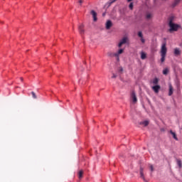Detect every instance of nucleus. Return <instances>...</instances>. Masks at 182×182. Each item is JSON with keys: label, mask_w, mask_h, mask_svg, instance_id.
I'll use <instances>...</instances> for the list:
<instances>
[{"label": "nucleus", "mask_w": 182, "mask_h": 182, "mask_svg": "<svg viewBox=\"0 0 182 182\" xmlns=\"http://www.w3.org/2000/svg\"><path fill=\"white\" fill-rule=\"evenodd\" d=\"M170 133H171V134H172V136H173V137L175 140L178 141V138L177 137V135L176 134V132L171 130Z\"/></svg>", "instance_id": "obj_13"}, {"label": "nucleus", "mask_w": 182, "mask_h": 182, "mask_svg": "<svg viewBox=\"0 0 182 182\" xmlns=\"http://www.w3.org/2000/svg\"><path fill=\"white\" fill-rule=\"evenodd\" d=\"M173 85H171V84H169V92H168V96H171V95H173Z\"/></svg>", "instance_id": "obj_12"}, {"label": "nucleus", "mask_w": 182, "mask_h": 182, "mask_svg": "<svg viewBox=\"0 0 182 182\" xmlns=\"http://www.w3.org/2000/svg\"><path fill=\"white\" fill-rule=\"evenodd\" d=\"M163 75H168V68H165V69L163 70Z\"/></svg>", "instance_id": "obj_20"}, {"label": "nucleus", "mask_w": 182, "mask_h": 182, "mask_svg": "<svg viewBox=\"0 0 182 182\" xmlns=\"http://www.w3.org/2000/svg\"><path fill=\"white\" fill-rule=\"evenodd\" d=\"M139 174H140V177L142 178V180L144 182H147V180H146V178L144 177V168L143 167H140L139 169Z\"/></svg>", "instance_id": "obj_5"}, {"label": "nucleus", "mask_w": 182, "mask_h": 182, "mask_svg": "<svg viewBox=\"0 0 182 182\" xmlns=\"http://www.w3.org/2000/svg\"><path fill=\"white\" fill-rule=\"evenodd\" d=\"M117 77V75L114 73L112 74V79H116Z\"/></svg>", "instance_id": "obj_27"}, {"label": "nucleus", "mask_w": 182, "mask_h": 182, "mask_svg": "<svg viewBox=\"0 0 182 182\" xmlns=\"http://www.w3.org/2000/svg\"><path fill=\"white\" fill-rule=\"evenodd\" d=\"M117 0H109V5H112V4H114Z\"/></svg>", "instance_id": "obj_26"}, {"label": "nucleus", "mask_w": 182, "mask_h": 182, "mask_svg": "<svg viewBox=\"0 0 182 182\" xmlns=\"http://www.w3.org/2000/svg\"><path fill=\"white\" fill-rule=\"evenodd\" d=\"M116 53H108V56L110 58H116Z\"/></svg>", "instance_id": "obj_18"}, {"label": "nucleus", "mask_w": 182, "mask_h": 182, "mask_svg": "<svg viewBox=\"0 0 182 182\" xmlns=\"http://www.w3.org/2000/svg\"><path fill=\"white\" fill-rule=\"evenodd\" d=\"M138 36L139 38H143V33H141V31L138 32Z\"/></svg>", "instance_id": "obj_25"}, {"label": "nucleus", "mask_w": 182, "mask_h": 182, "mask_svg": "<svg viewBox=\"0 0 182 182\" xmlns=\"http://www.w3.org/2000/svg\"><path fill=\"white\" fill-rule=\"evenodd\" d=\"M152 90L154 92H155V93H157L160 90V85H155L152 87Z\"/></svg>", "instance_id": "obj_11"}, {"label": "nucleus", "mask_w": 182, "mask_h": 182, "mask_svg": "<svg viewBox=\"0 0 182 182\" xmlns=\"http://www.w3.org/2000/svg\"><path fill=\"white\" fill-rule=\"evenodd\" d=\"M90 14L92 16L94 22H96L97 21V13H96V11L94 10H92Z\"/></svg>", "instance_id": "obj_8"}, {"label": "nucleus", "mask_w": 182, "mask_h": 182, "mask_svg": "<svg viewBox=\"0 0 182 182\" xmlns=\"http://www.w3.org/2000/svg\"><path fill=\"white\" fill-rule=\"evenodd\" d=\"M124 53V48H120L117 53H115L114 55L117 62L120 60V58H119L120 55H122Z\"/></svg>", "instance_id": "obj_3"}, {"label": "nucleus", "mask_w": 182, "mask_h": 182, "mask_svg": "<svg viewBox=\"0 0 182 182\" xmlns=\"http://www.w3.org/2000/svg\"><path fill=\"white\" fill-rule=\"evenodd\" d=\"M123 71V68H119V72H122Z\"/></svg>", "instance_id": "obj_31"}, {"label": "nucleus", "mask_w": 182, "mask_h": 182, "mask_svg": "<svg viewBox=\"0 0 182 182\" xmlns=\"http://www.w3.org/2000/svg\"><path fill=\"white\" fill-rule=\"evenodd\" d=\"M112 26H113V23H112V21L108 20L105 24L106 29H110Z\"/></svg>", "instance_id": "obj_9"}, {"label": "nucleus", "mask_w": 182, "mask_h": 182, "mask_svg": "<svg viewBox=\"0 0 182 182\" xmlns=\"http://www.w3.org/2000/svg\"><path fill=\"white\" fill-rule=\"evenodd\" d=\"M127 37H124L119 43L118 44V48H122V46H123V45H124L125 43H127Z\"/></svg>", "instance_id": "obj_6"}, {"label": "nucleus", "mask_w": 182, "mask_h": 182, "mask_svg": "<svg viewBox=\"0 0 182 182\" xmlns=\"http://www.w3.org/2000/svg\"><path fill=\"white\" fill-rule=\"evenodd\" d=\"M105 14L104 13V14H102V16H105Z\"/></svg>", "instance_id": "obj_34"}, {"label": "nucleus", "mask_w": 182, "mask_h": 182, "mask_svg": "<svg viewBox=\"0 0 182 182\" xmlns=\"http://www.w3.org/2000/svg\"><path fill=\"white\" fill-rule=\"evenodd\" d=\"M151 14H146V19H151Z\"/></svg>", "instance_id": "obj_24"}, {"label": "nucleus", "mask_w": 182, "mask_h": 182, "mask_svg": "<svg viewBox=\"0 0 182 182\" xmlns=\"http://www.w3.org/2000/svg\"><path fill=\"white\" fill-rule=\"evenodd\" d=\"M154 85H157L159 83V78H154L153 80Z\"/></svg>", "instance_id": "obj_21"}, {"label": "nucleus", "mask_w": 182, "mask_h": 182, "mask_svg": "<svg viewBox=\"0 0 182 182\" xmlns=\"http://www.w3.org/2000/svg\"><path fill=\"white\" fill-rule=\"evenodd\" d=\"M176 163L179 167V168H181L182 167V161L181 159H176Z\"/></svg>", "instance_id": "obj_15"}, {"label": "nucleus", "mask_w": 182, "mask_h": 182, "mask_svg": "<svg viewBox=\"0 0 182 182\" xmlns=\"http://www.w3.org/2000/svg\"><path fill=\"white\" fill-rule=\"evenodd\" d=\"M131 99L134 105H136V103H137V96L136 95V92H134V91H132V92L131 93Z\"/></svg>", "instance_id": "obj_4"}, {"label": "nucleus", "mask_w": 182, "mask_h": 182, "mask_svg": "<svg viewBox=\"0 0 182 182\" xmlns=\"http://www.w3.org/2000/svg\"><path fill=\"white\" fill-rule=\"evenodd\" d=\"M78 31H79V33H80V35L85 34V26L83 24H80L78 26Z\"/></svg>", "instance_id": "obj_7"}, {"label": "nucleus", "mask_w": 182, "mask_h": 182, "mask_svg": "<svg viewBox=\"0 0 182 182\" xmlns=\"http://www.w3.org/2000/svg\"><path fill=\"white\" fill-rule=\"evenodd\" d=\"M149 166L151 171H154V167L153 166L152 164H149Z\"/></svg>", "instance_id": "obj_23"}, {"label": "nucleus", "mask_w": 182, "mask_h": 182, "mask_svg": "<svg viewBox=\"0 0 182 182\" xmlns=\"http://www.w3.org/2000/svg\"><path fill=\"white\" fill-rule=\"evenodd\" d=\"M181 0H175L173 6H177Z\"/></svg>", "instance_id": "obj_19"}, {"label": "nucleus", "mask_w": 182, "mask_h": 182, "mask_svg": "<svg viewBox=\"0 0 182 182\" xmlns=\"http://www.w3.org/2000/svg\"><path fill=\"white\" fill-rule=\"evenodd\" d=\"M173 17L169 18V23H168V26H169V32H177L178 29H180L181 26L178 24H176L173 22Z\"/></svg>", "instance_id": "obj_1"}, {"label": "nucleus", "mask_w": 182, "mask_h": 182, "mask_svg": "<svg viewBox=\"0 0 182 182\" xmlns=\"http://www.w3.org/2000/svg\"><path fill=\"white\" fill-rule=\"evenodd\" d=\"M140 124H143L144 126V127L149 126V121H144L140 122Z\"/></svg>", "instance_id": "obj_17"}, {"label": "nucleus", "mask_w": 182, "mask_h": 182, "mask_svg": "<svg viewBox=\"0 0 182 182\" xmlns=\"http://www.w3.org/2000/svg\"><path fill=\"white\" fill-rule=\"evenodd\" d=\"M141 42L142 43H144L146 42V41L143 38V37L141 38Z\"/></svg>", "instance_id": "obj_29"}, {"label": "nucleus", "mask_w": 182, "mask_h": 182, "mask_svg": "<svg viewBox=\"0 0 182 182\" xmlns=\"http://www.w3.org/2000/svg\"><path fill=\"white\" fill-rule=\"evenodd\" d=\"M146 58H147V54H146V53H144V52H141V59H142V60H144V59H146Z\"/></svg>", "instance_id": "obj_14"}, {"label": "nucleus", "mask_w": 182, "mask_h": 182, "mask_svg": "<svg viewBox=\"0 0 182 182\" xmlns=\"http://www.w3.org/2000/svg\"><path fill=\"white\" fill-rule=\"evenodd\" d=\"M166 44L163 43L161 48V62H164L166 60V55H167V48L166 47Z\"/></svg>", "instance_id": "obj_2"}, {"label": "nucleus", "mask_w": 182, "mask_h": 182, "mask_svg": "<svg viewBox=\"0 0 182 182\" xmlns=\"http://www.w3.org/2000/svg\"><path fill=\"white\" fill-rule=\"evenodd\" d=\"M79 4H83V1L79 0Z\"/></svg>", "instance_id": "obj_30"}, {"label": "nucleus", "mask_w": 182, "mask_h": 182, "mask_svg": "<svg viewBox=\"0 0 182 182\" xmlns=\"http://www.w3.org/2000/svg\"><path fill=\"white\" fill-rule=\"evenodd\" d=\"M181 54V51L180 50V48H176L174 49V55L176 56H178Z\"/></svg>", "instance_id": "obj_10"}, {"label": "nucleus", "mask_w": 182, "mask_h": 182, "mask_svg": "<svg viewBox=\"0 0 182 182\" xmlns=\"http://www.w3.org/2000/svg\"><path fill=\"white\" fill-rule=\"evenodd\" d=\"M78 178H83V170H80L79 172H78Z\"/></svg>", "instance_id": "obj_16"}, {"label": "nucleus", "mask_w": 182, "mask_h": 182, "mask_svg": "<svg viewBox=\"0 0 182 182\" xmlns=\"http://www.w3.org/2000/svg\"><path fill=\"white\" fill-rule=\"evenodd\" d=\"M129 7V9L132 10L133 9V3H130Z\"/></svg>", "instance_id": "obj_28"}, {"label": "nucleus", "mask_w": 182, "mask_h": 182, "mask_svg": "<svg viewBox=\"0 0 182 182\" xmlns=\"http://www.w3.org/2000/svg\"><path fill=\"white\" fill-rule=\"evenodd\" d=\"M31 95H32L33 99L38 98V97H36V94L35 93V92H33V91L31 92Z\"/></svg>", "instance_id": "obj_22"}, {"label": "nucleus", "mask_w": 182, "mask_h": 182, "mask_svg": "<svg viewBox=\"0 0 182 182\" xmlns=\"http://www.w3.org/2000/svg\"><path fill=\"white\" fill-rule=\"evenodd\" d=\"M20 79H21V82H23V77H21Z\"/></svg>", "instance_id": "obj_32"}, {"label": "nucleus", "mask_w": 182, "mask_h": 182, "mask_svg": "<svg viewBox=\"0 0 182 182\" xmlns=\"http://www.w3.org/2000/svg\"><path fill=\"white\" fill-rule=\"evenodd\" d=\"M133 0H127V2H132Z\"/></svg>", "instance_id": "obj_33"}]
</instances>
